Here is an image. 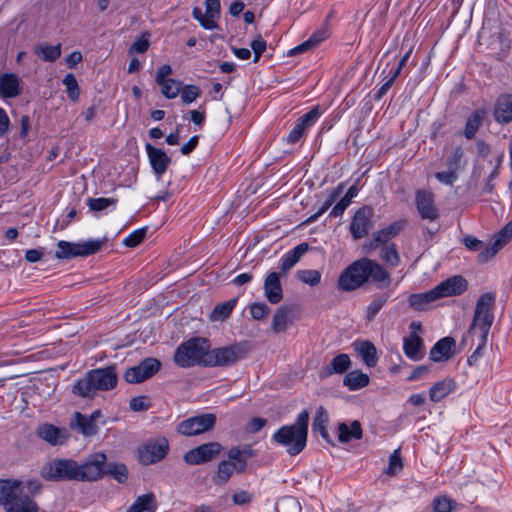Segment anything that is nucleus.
I'll return each mask as SVG.
<instances>
[{"instance_id": "f257e3e1", "label": "nucleus", "mask_w": 512, "mask_h": 512, "mask_svg": "<svg viewBox=\"0 0 512 512\" xmlns=\"http://www.w3.org/2000/svg\"><path fill=\"white\" fill-rule=\"evenodd\" d=\"M106 455H91L83 464L72 459L55 458L43 465L40 474L47 481H96L102 477Z\"/></svg>"}, {"instance_id": "f03ea898", "label": "nucleus", "mask_w": 512, "mask_h": 512, "mask_svg": "<svg viewBox=\"0 0 512 512\" xmlns=\"http://www.w3.org/2000/svg\"><path fill=\"white\" fill-rule=\"evenodd\" d=\"M375 283L377 288L384 289L390 286V273L377 261L363 257L352 262L338 278L339 289L351 292L362 287L366 282Z\"/></svg>"}, {"instance_id": "7ed1b4c3", "label": "nucleus", "mask_w": 512, "mask_h": 512, "mask_svg": "<svg viewBox=\"0 0 512 512\" xmlns=\"http://www.w3.org/2000/svg\"><path fill=\"white\" fill-rule=\"evenodd\" d=\"M494 300L495 295L492 293L482 294L477 300L469 333L474 335L477 333V330H479L480 341L476 350L468 358L469 365L475 364L478 358L483 354V350L487 344L488 334L494 321V314L492 312Z\"/></svg>"}, {"instance_id": "20e7f679", "label": "nucleus", "mask_w": 512, "mask_h": 512, "mask_svg": "<svg viewBox=\"0 0 512 512\" xmlns=\"http://www.w3.org/2000/svg\"><path fill=\"white\" fill-rule=\"evenodd\" d=\"M309 412L303 410L292 425H284L272 436L278 445L287 448V453L296 456L306 447L308 437Z\"/></svg>"}, {"instance_id": "39448f33", "label": "nucleus", "mask_w": 512, "mask_h": 512, "mask_svg": "<svg viewBox=\"0 0 512 512\" xmlns=\"http://www.w3.org/2000/svg\"><path fill=\"white\" fill-rule=\"evenodd\" d=\"M118 377L115 366L93 369L73 386V393L83 398H93L97 391H108L116 387Z\"/></svg>"}, {"instance_id": "423d86ee", "label": "nucleus", "mask_w": 512, "mask_h": 512, "mask_svg": "<svg viewBox=\"0 0 512 512\" xmlns=\"http://www.w3.org/2000/svg\"><path fill=\"white\" fill-rule=\"evenodd\" d=\"M209 348L210 344L206 338H191L177 347L174 354V362L182 368L196 365L204 366V360Z\"/></svg>"}, {"instance_id": "0eeeda50", "label": "nucleus", "mask_w": 512, "mask_h": 512, "mask_svg": "<svg viewBox=\"0 0 512 512\" xmlns=\"http://www.w3.org/2000/svg\"><path fill=\"white\" fill-rule=\"evenodd\" d=\"M244 356L245 350L243 346L238 343L212 350L209 349L206 359L204 360V366H230L242 359Z\"/></svg>"}, {"instance_id": "6e6552de", "label": "nucleus", "mask_w": 512, "mask_h": 512, "mask_svg": "<svg viewBox=\"0 0 512 512\" xmlns=\"http://www.w3.org/2000/svg\"><path fill=\"white\" fill-rule=\"evenodd\" d=\"M102 240H88L83 243H71L59 241L55 256L58 259H71L74 257H85L97 253L103 246Z\"/></svg>"}, {"instance_id": "1a4fd4ad", "label": "nucleus", "mask_w": 512, "mask_h": 512, "mask_svg": "<svg viewBox=\"0 0 512 512\" xmlns=\"http://www.w3.org/2000/svg\"><path fill=\"white\" fill-rule=\"evenodd\" d=\"M11 493L2 503L6 512H38L37 503L28 495L23 494V483L13 480Z\"/></svg>"}, {"instance_id": "9d476101", "label": "nucleus", "mask_w": 512, "mask_h": 512, "mask_svg": "<svg viewBox=\"0 0 512 512\" xmlns=\"http://www.w3.org/2000/svg\"><path fill=\"white\" fill-rule=\"evenodd\" d=\"M215 423L216 416L213 413H205L181 421L176 431L184 436H196L212 430Z\"/></svg>"}, {"instance_id": "9b49d317", "label": "nucleus", "mask_w": 512, "mask_h": 512, "mask_svg": "<svg viewBox=\"0 0 512 512\" xmlns=\"http://www.w3.org/2000/svg\"><path fill=\"white\" fill-rule=\"evenodd\" d=\"M222 450L219 442H207L187 451L183 459L188 465H201L217 459Z\"/></svg>"}, {"instance_id": "f8f14e48", "label": "nucleus", "mask_w": 512, "mask_h": 512, "mask_svg": "<svg viewBox=\"0 0 512 512\" xmlns=\"http://www.w3.org/2000/svg\"><path fill=\"white\" fill-rule=\"evenodd\" d=\"M161 367V362L153 357L143 359L137 366L130 367L124 374L128 383H140L155 375Z\"/></svg>"}, {"instance_id": "ddd939ff", "label": "nucleus", "mask_w": 512, "mask_h": 512, "mask_svg": "<svg viewBox=\"0 0 512 512\" xmlns=\"http://www.w3.org/2000/svg\"><path fill=\"white\" fill-rule=\"evenodd\" d=\"M168 449V441L165 438L150 440L139 448V460L143 465L159 462L165 458Z\"/></svg>"}, {"instance_id": "4468645a", "label": "nucleus", "mask_w": 512, "mask_h": 512, "mask_svg": "<svg viewBox=\"0 0 512 512\" xmlns=\"http://www.w3.org/2000/svg\"><path fill=\"white\" fill-rule=\"evenodd\" d=\"M373 209L368 206L359 208L350 223V232L354 240H359L367 235L373 227Z\"/></svg>"}, {"instance_id": "2eb2a0df", "label": "nucleus", "mask_w": 512, "mask_h": 512, "mask_svg": "<svg viewBox=\"0 0 512 512\" xmlns=\"http://www.w3.org/2000/svg\"><path fill=\"white\" fill-rule=\"evenodd\" d=\"M417 210L423 219L434 221L438 218L437 208L434 206L433 194L426 190H418L415 199Z\"/></svg>"}, {"instance_id": "dca6fc26", "label": "nucleus", "mask_w": 512, "mask_h": 512, "mask_svg": "<svg viewBox=\"0 0 512 512\" xmlns=\"http://www.w3.org/2000/svg\"><path fill=\"white\" fill-rule=\"evenodd\" d=\"M145 149L149 158L150 165L154 173L161 177L167 170L171 159L166 152L160 148H156L150 143L145 145Z\"/></svg>"}, {"instance_id": "f3484780", "label": "nucleus", "mask_w": 512, "mask_h": 512, "mask_svg": "<svg viewBox=\"0 0 512 512\" xmlns=\"http://www.w3.org/2000/svg\"><path fill=\"white\" fill-rule=\"evenodd\" d=\"M435 288L440 298L457 296L466 291L467 281L460 275L453 276L442 281Z\"/></svg>"}, {"instance_id": "a211bd4d", "label": "nucleus", "mask_w": 512, "mask_h": 512, "mask_svg": "<svg viewBox=\"0 0 512 512\" xmlns=\"http://www.w3.org/2000/svg\"><path fill=\"white\" fill-rule=\"evenodd\" d=\"M456 342L452 337L440 339L430 350L429 358L434 362L446 361L453 357Z\"/></svg>"}, {"instance_id": "6ab92c4d", "label": "nucleus", "mask_w": 512, "mask_h": 512, "mask_svg": "<svg viewBox=\"0 0 512 512\" xmlns=\"http://www.w3.org/2000/svg\"><path fill=\"white\" fill-rule=\"evenodd\" d=\"M36 434L39 438L54 446L62 445L67 438L65 429L58 428L49 423L38 426Z\"/></svg>"}, {"instance_id": "aec40b11", "label": "nucleus", "mask_w": 512, "mask_h": 512, "mask_svg": "<svg viewBox=\"0 0 512 512\" xmlns=\"http://www.w3.org/2000/svg\"><path fill=\"white\" fill-rule=\"evenodd\" d=\"M265 297L271 304L279 303L283 298L280 275L277 272L269 273L264 280Z\"/></svg>"}, {"instance_id": "412c9836", "label": "nucleus", "mask_w": 512, "mask_h": 512, "mask_svg": "<svg viewBox=\"0 0 512 512\" xmlns=\"http://www.w3.org/2000/svg\"><path fill=\"white\" fill-rule=\"evenodd\" d=\"M21 92L20 78L15 73L0 75V96L2 98H15Z\"/></svg>"}, {"instance_id": "4be33fe9", "label": "nucleus", "mask_w": 512, "mask_h": 512, "mask_svg": "<svg viewBox=\"0 0 512 512\" xmlns=\"http://www.w3.org/2000/svg\"><path fill=\"white\" fill-rule=\"evenodd\" d=\"M351 366L350 357L347 354L341 353L335 356L329 365L323 367L320 372V378H327L332 374H343Z\"/></svg>"}, {"instance_id": "5701e85b", "label": "nucleus", "mask_w": 512, "mask_h": 512, "mask_svg": "<svg viewBox=\"0 0 512 512\" xmlns=\"http://www.w3.org/2000/svg\"><path fill=\"white\" fill-rule=\"evenodd\" d=\"M440 299L436 288L434 287L430 291L424 293L411 294L408 297L409 306L416 311H425L430 308V304Z\"/></svg>"}, {"instance_id": "b1692460", "label": "nucleus", "mask_w": 512, "mask_h": 512, "mask_svg": "<svg viewBox=\"0 0 512 512\" xmlns=\"http://www.w3.org/2000/svg\"><path fill=\"white\" fill-rule=\"evenodd\" d=\"M403 341V350L409 359L413 361H420L424 357L423 340L420 336L416 335L415 332L409 337L404 338Z\"/></svg>"}, {"instance_id": "393cba45", "label": "nucleus", "mask_w": 512, "mask_h": 512, "mask_svg": "<svg viewBox=\"0 0 512 512\" xmlns=\"http://www.w3.org/2000/svg\"><path fill=\"white\" fill-rule=\"evenodd\" d=\"M353 347L368 367L376 366L378 356L376 347L372 342L368 340L355 341Z\"/></svg>"}, {"instance_id": "a878e982", "label": "nucleus", "mask_w": 512, "mask_h": 512, "mask_svg": "<svg viewBox=\"0 0 512 512\" xmlns=\"http://www.w3.org/2000/svg\"><path fill=\"white\" fill-rule=\"evenodd\" d=\"M494 117L498 123H509L512 121V95H501L498 97Z\"/></svg>"}, {"instance_id": "bb28decb", "label": "nucleus", "mask_w": 512, "mask_h": 512, "mask_svg": "<svg viewBox=\"0 0 512 512\" xmlns=\"http://www.w3.org/2000/svg\"><path fill=\"white\" fill-rule=\"evenodd\" d=\"M362 436L363 430L359 421H352L350 426L345 422L338 424V440L341 443H347L352 439L360 440Z\"/></svg>"}, {"instance_id": "cd10ccee", "label": "nucleus", "mask_w": 512, "mask_h": 512, "mask_svg": "<svg viewBox=\"0 0 512 512\" xmlns=\"http://www.w3.org/2000/svg\"><path fill=\"white\" fill-rule=\"evenodd\" d=\"M71 427L84 436H93L98 432V426L93 423V418H88L80 412H75Z\"/></svg>"}, {"instance_id": "c85d7f7f", "label": "nucleus", "mask_w": 512, "mask_h": 512, "mask_svg": "<svg viewBox=\"0 0 512 512\" xmlns=\"http://www.w3.org/2000/svg\"><path fill=\"white\" fill-rule=\"evenodd\" d=\"M309 244L303 242L289 251L282 259L280 270L282 273H287L308 251Z\"/></svg>"}, {"instance_id": "c756f323", "label": "nucleus", "mask_w": 512, "mask_h": 512, "mask_svg": "<svg viewBox=\"0 0 512 512\" xmlns=\"http://www.w3.org/2000/svg\"><path fill=\"white\" fill-rule=\"evenodd\" d=\"M487 115V110L480 108L476 109L472 112V114L468 117L464 129V135L467 139H472L477 130L483 123L484 118Z\"/></svg>"}, {"instance_id": "7c9ffc66", "label": "nucleus", "mask_w": 512, "mask_h": 512, "mask_svg": "<svg viewBox=\"0 0 512 512\" xmlns=\"http://www.w3.org/2000/svg\"><path fill=\"white\" fill-rule=\"evenodd\" d=\"M454 388L455 382L452 379L438 381L429 389V398L432 402H439L451 393Z\"/></svg>"}, {"instance_id": "2f4dec72", "label": "nucleus", "mask_w": 512, "mask_h": 512, "mask_svg": "<svg viewBox=\"0 0 512 512\" xmlns=\"http://www.w3.org/2000/svg\"><path fill=\"white\" fill-rule=\"evenodd\" d=\"M291 309L287 306L279 307L272 319L271 328L275 333H281L287 330L291 324Z\"/></svg>"}, {"instance_id": "473e14b6", "label": "nucleus", "mask_w": 512, "mask_h": 512, "mask_svg": "<svg viewBox=\"0 0 512 512\" xmlns=\"http://www.w3.org/2000/svg\"><path fill=\"white\" fill-rule=\"evenodd\" d=\"M34 53L45 62H53L61 56V44L55 46L47 43H38L33 47Z\"/></svg>"}, {"instance_id": "72a5a7b5", "label": "nucleus", "mask_w": 512, "mask_h": 512, "mask_svg": "<svg viewBox=\"0 0 512 512\" xmlns=\"http://www.w3.org/2000/svg\"><path fill=\"white\" fill-rule=\"evenodd\" d=\"M157 509L156 499L153 493L144 494L136 498L127 512H155Z\"/></svg>"}, {"instance_id": "f704fd0d", "label": "nucleus", "mask_w": 512, "mask_h": 512, "mask_svg": "<svg viewBox=\"0 0 512 512\" xmlns=\"http://www.w3.org/2000/svg\"><path fill=\"white\" fill-rule=\"evenodd\" d=\"M327 422L328 413L323 406H320L312 423L313 430L318 432L326 442L334 445L326 428Z\"/></svg>"}, {"instance_id": "c9c22d12", "label": "nucleus", "mask_w": 512, "mask_h": 512, "mask_svg": "<svg viewBox=\"0 0 512 512\" xmlns=\"http://www.w3.org/2000/svg\"><path fill=\"white\" fill-rule=\"evenodd\" d=\"M369 376L360 370H353L348 372L344 379L343 384L351 391L361 389L369 384Z\"/></svg>"}, {"instance_id": "e433bc0d", "label": "nucleus", "mask_w": 512, "mask_h": 512, "mask_svg": "<svg viewBox=\"0 0 512 512\" xmlns=\"http://www.w3.org/2000/svg\"><path fill=\"white\" fill-rule=\"evenodd\" d=\"M236 464L229 460H223L218 463L217 471L213 477V482L216 485H223L228 482L233 473L235 472Z\"/></svg>"}, {"instance_id": "4c0bfd02", "label": "nucleus", "mask_w": 512, "mask_h": 512, "mask_svg": "<svg viewBox=\"0 0 512 512\" xmlns=\"http://www.w3.org/2000/svg\"><path fill=\"white\" fill-rule=\"evenodd\" d=\"M103 472L102 476L104 474H107L111 477H113L118 483H125L128 479V470L126 466L123 463H106V461L103 464Z\"/></svg>"}, {"instance_id": "58836bf2", "label": "nucleus", "mask_w": 512, "mask_h": 512, "mask_svg": "<svg viewBox=\"0 0 512 512\" xmlns=\"http://www.w3.org/2000/svg\"><path fill=\"white\" fill-rule=\"evenodd\" d=\"M326 38V30L322 29L314 32L308 40L296 46L292 50H290L289 55H297L302 52L308 51L314 47H316L319 43H321Z\"/></svg>"}, {"instance_id": "ea45409f", "label": "nucleus", "mask_w": 512, "mask_h": 512, "mask_svg": "<svg viewBox=\"0 0 512 512\" xmlns=\"http://www.w3.org/2000/svg\"><path fill=\"white\" fill-rule=\"evenodd\" d=\"M237 299H231L223 303L217 304L210 314V319L213 321H224L229 317L233 308L235 307Z\"/></svg>"}, {"instance_id": "a19ab883", "label": "nucleus", "mask_w": 512, "mask_h": 512, "mask_svg": "<svg viewBox=\"0 0 512 512\" xmlns=\"http://www.w3.org/2000/svg\"><path fill=\"white\" fill-rule=\"evenodd\" d=\"M358 188L356 185H352L346 194L340 199V201L332 208L330 216L338 217L341 216L346 208L350 205L352 199L357 195Z\"/></svg>"}, {"instance_id": "79ce46f5", "label": "nucleus", "mask_w": 512, "mask_h": 512, "mask_svg": "<svg viewBox=\"0 0 512 512\" xmlns=\"http://www.w3.org/2000/svg\"><path fill=\"white\" fill-rule=\"evenodd\" d=\"M344 185L340 184L338 185L334 190L331 191L329 194L327 200L322 204V206L318 209L316 213L311 215L307 222L311 223L316 221L323 213H325L332 205L333 203L339 198L343 191Z\"/></svg>"}, {"instance_id": "37998d69", "label": "nucleus", "mask_w": 512, "mask_h": 512, "mask_svg": "<svg viewBox=\"0 0 512 512\" xmlns=\"http://www.w3.org/2000/svg\"><path fill=\"white\" fill-rule=\"evenodd\" d=\"M389 299V294H381L376 296L372 302L367 306L366 309V319L371 322L375 319L378 312L383 308L386 302Z\"/></svg>"}, {"instance_id": "c03bdc74", "label": "nucleus", "mask_w": 512, "mask_h": 512, "mask_svg": "<svg viewBox=\"0 0 512 512\" xmlns=\"http://www.w3.org/2000/svg\"><path fill=\"white\" fill-rule=\"evenodd\" d=\"M277 512H300L301 506L298 500L293 496H285L276 503Z\"/></svg>"}, {"instance_id": "a18cd8bd", "label": "nucleus", "mask_w": 512, "mask_h": 512, "mask_svg": "<svg viewBox=\"0 0 512 512\" xmlns=\"http://www.w3.org/2000/svg\"><path fill=\"white\" fill-rule=\"evenodd\" d=\"M380 258L390 266H397L400 262V257L397 252L396 245L394 243H390L389 245L382 246Z\"/></svg>"}, {"instance_id": "49530a36", "label": "nucleus", "mask_w": 512, "mask_h": 512, "mask_svg": "<svg viewBox=\"0 0 512 512\" xmlns=\"http://www.w3.org/2000/svg\"><path fill=\"white\" fill-rule=\"evenodd\" d=\"M463 158V148L461 146L456 147L452 155L446 161L447 168L458 173V171L464 166Z\"/></svg>"}, {"instance_id": "de8ad7c7", "label": "nucleus", "mask_w": 512, "mask_h": 512, "mask_svg": "<svg viewBox=\"0 0 512 512\" xmlns=\"http://www.w3.org/2000/svg\"><path fill=\"white\" fill-rule=\"evenodd\" d=\"M389 240L390 239L386 235V232L384 231V229H381L372 234L371 240L369 242H367L366 244H364L363 249L366 252H369L371 250L378 248L381 245H383V246L386 245V243Z\"/></svg>"}, {"instance_id": "09e8293b", "label": "nucleus", "mask_w": 512, "mask_h": 512, "mask_svg": "<svg viewBox=\"0 0 512 512\" xmlns=\"http://www.w3.org/2000/svg\"><path fill=\"white\" fill-rule=\"evenodd\" d=\"M181 82L175 79H168L164 83L159 84L162 87V94L168 99H174L181 90Z\"/></svg>"}, {"instance_id": "8fccbe9b", "label": "nucleus", "mask_w": 512, "mask_h": 512, "mask_svg": "<svg viewBox=\"0 0 512 512\" xmlns=\"http://www.w3.org/2000/svg\"><path fill=\"white\" fill-rule=\"evenodd\" d=\"M63 84L66 87V90H67V93H68V97L72 101L78 100L79 94H80V90H79V86H78V82L76 80V77L73 74H71V73L67 74L64 77V79H63Z\"/></svg>"}, {"instance_id": "3c124183", "label": "nucleus", "mask_w": 512, "mask_h": 512, "mask_svg": "<svg viewBox=\"0 0 512 512\" xmlns=\"http://www.w3.org/2000/svg\"><path fill=\"white\" fill-rule=\"evenodd\" d=\"M181 100L184 104H190L194 102L201 94V90L195 85H185L181 87Z\"/></svg>"}, {"instance_id": "603ef678", "label": "nucleus", "mask_w": 512, "mask_h": 512, "mask_svg": "<svg viewBox=\"0 0 512 512\" xmlns=\"http://www.w3.org/2000/svg\"><path fill=\"white\" fill-rule=\"evenodd\" d=\"M117 202L114 198H89L87 205L92 211H102Z\"/></svg>"}, {"instance_id": "864d4df0", "label": "nucleus", "mask_w": 512, "mask_h": 512, "mask_svg": "<svg viewBox=\"0 0 512 512\" xmlns=\"http://www.w3.org/2000/svg\"><path fill=\"white\" fill-rule=\"evenodd\" d=\"M192 15L197 21H199L200 25L205 29L212 30L218 27L217 21L209 19L207 14L205 13L204 15L199 7L193 8Z\"/></svg>"}, {"instance_id": "5fc2aeb1", "label": "nucleus", "mask_w": 512, "mask_h": 512, "mask_svg": "<svg viewBox=\"0 0 512 512\" xmlns=\"http://www.w3.org/2000/svg\"><path fill=\"white\" fill-rule=\"evenodd\" d=\"M146 231V228H140L135 230L123 240V244L126 247L131 248L138 246L145 239Z\"/></svg>"}, {"instance_id": "6e6d98bb", "label": "nucleus", "mask_w": 512, "mask_h": 512, "mask_svg": "<svg viewBox=\"0 0 512 512\" xmlns=\"http://www.w3.org/2000/svg\"><path fill=\"white\" fill-rule=\"evenodd\" d=\"M298 278L311 286L317 285L321 280V274L317 270H299Z\"/></svg>"}, {"instance_id": "4d7b16f0", "label": "nucleus", "mask_w": 512, "mask_h": 512, "mask_svg": "<svg viewBox=\"0 0 512 512\" xmlns=\"http://www.w3.org/2000/svg\"><path fill=\"white\" fill-rule=\"evenodd\" d=\"M321 111L319 106L313 107L309 112L304 114L298 119L300 125H302L305 129L312 126L320 117Z\"/></svg>"}, {"instance_id": "13d9d810", "label": "nucleus", "mask_w": 512, "mask_h": 512, "mask_svg": "<svg viewBox=\"0 0 512 512\" xmlns=\"http://www.w3.org/2000/svg\"><path fill=\"white\" fill-rule=\"evenodd\" d=\"M502 248V243L499 241H494L489 247H486L478 254V261L480 263H485L491 258H493L498 251Z\"/></svg>"}, {"instance_id": "bf43d9fd", "label": "nucleus", "mask_w": 512, "mask_h": 512, "mask_svg": "<svg viewBox=\"0 0 512 512\" xmlns=\"http://www.w3.org/2000/svg\"><path fill=\"white\" fill-rule=\"evenodd\" d=\"M403 467L402 458L400 455V450L396 449L394 452L390 455L389 458V466L386 470V474L388 475H395L399 470H401Z\"/></svg>"}, {"instance_id": "052dcab7", "label": "nucleus", "mask_w": 512, "mask_h": 512, "mask_svg": "<svg viewBox=\"0 0 512 512\" xmlns=\"http://www.w3.org/2000/svg\"><path fill=\"white\" fill-rule=\"evenodd\" d=\"M452 504H455V502L446 496L436 497L432 502L433 511L434 512H451L452 508H453Z\"/></svg>"}, {"instance_id": "680f3d73", "label": "nucleus", "mask_w": 512, "mask_h": 512, "mask_svg": "<svg viewBox=\"0 0 512 512\" xmlns=\"http://www.w3.org/2000/svg\"><path fill=\"white\" fill-rule=\"evenodd\" d=\"M151 404L147 396H136L130 400L129 407L132 411L141 412L150 408Z\"/></svg>"}, {"instance_id": "e2e57ef3", "label": "nucleus", "mask_w": 512, "mask_h": 512, "mask_svg": "<svg viewBox=\"0 0 512 512\" xmlns=\"http://www.w3.org/2000/svg\"><path fill=\"white\" fill-rule=\"evenodd\" d=\"M149 33H143L140 38H138L129 48V53H144L149 48Z\"/></svg>"}, {"instance_id": "0e129e2a", "label": "nucleus", "mask_w": 512, "mask_h": 512, "mask_svg": "<svg viewBox=\"0 0 512 512\" xmlns=\"http://www.w3.org/2000/svg\"><path fill=\"white\" fill-rule=\"evenodd\" d=\"M266 47V41L262 38L261 35H257V37L251 42V49L254 53V63H257L260 60L261 55L266 50Z\"/></svg>"}, {"instance_id": "69168bd1", "label": "nucleus", "mask_w": 512, "mask_h": 512, "mask_svg": "<svg viewBox=\"0 0 512 512\" xmlns=\"http://www.w3.org/2000/svg\"><path fill=\"white\" fill-rule=\"evenodd\" d=\"M270 308L265 303H253L250 305V314L255 320H262L269 313Z\"/></svg>"}, {"instance_id": "338daca9", "label": "nucleus", "mask_w": 512, "mask_h": 512, "mask_svg": "<svg viewBox=\"0 0 512 512\" xmlns=\"http://www.w3.org/2000/svg\"><path fill=\"white\" fill-rule=\"evenodd\" d=\"M206 14L209 19L216 21L220 17V0H205Z\"/></svg>"}, {"instance_id": "774afa93", "label": "nucleus", "mask_w": 512, "mask_h": 512, "mask_svg": "<svg viewBox=\"0 0 512 512\" xmlns=\"http://www.w3.org/2000/svg\"><path fill=\"white\" fill-rule=\"evenodd\" d=\"M435 178L442 184L452 186L457 180L458 175L455 171L448 169L447 171L435 173Z\"/></svg>"}]
</instances>
